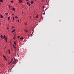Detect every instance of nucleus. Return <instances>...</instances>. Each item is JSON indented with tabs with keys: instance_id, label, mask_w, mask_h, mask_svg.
<instances>
[{
	"instance_id": "nucleus-1",
	"label": "nucleus",
	"mask_w": 74,
	"mask_h": 74,
	"mask_svg": "<svg viewBox=\"0 0 74 74\" xmlns=\"http://www.w3.org/2000/svg\"><path fill=\"white\" fill-rule=\"evenodd\" d=\"M5 38V40L6 42H7V36H5V35H4L3 36V39L4 40Z\"/></svg>"
},
{
	"instance_id": "nucleus-2",
	"label": "nucleus",
	"mask_w": 74,
	"mask_h": 74,
	"mask_svg": "<svg viewBox=\"0 0 74 74\" xmlns=\"http://www.w3.org/2000/svg\"><path fill=\"white\" fill-rule=\"evenodd\" d=\"M22 1H23V0H19L18 1L20 3H22Z\"/></svg>"
},
{
	"instance_id": "nucleus-3",
	"label": "nucleus",
	"mask_w": 74,
	"mask_h": 74,
	"mask_svg": "<svg viewBox=\"0 0 74 74\" xmlns=\"http://www.w3.org/2000/svg\"><path fill=\"white\" fill-rule=\"evenodd\" d=\"M12 10L13 11H14V12H15V8H13Z\"/></svg>"
},
{
	"instance_id": "nucleus-4",
	"label": "nucleus",
	"mask_w": 74,
	"mask_h": 74,
	"mask_svg": "<svg viewBox=\"0 0 74 74\" xmlns=\"http://www.w3.org/2000/svg\"><path fill=\"white\" fill-rule=\"evenodd\" d=\"M15 29L13 30H12V31L11 32L12 33L13 32H15Z\"/></svg>"
},
{
	"instance_id": "nucleus-5",
	"label": "nucleus",
	"mask_w": 74,
	"mask_h": 74,
	"mask_svg": "<svg viewBox=\"0 0 74 74\" xmlns=\"http://www.w3.org/2000/svg\"><path fill=\"white\" fill-rule=\"evenodd\" d=\"M14 44L15 45H16V42H14Z\"/></svg>"
},
{
	"instance_id": "nucleus-6",
	"label": "nucleus",
	"mask_w": 74,
	"mask_h": 74,
	"mask_svg": "<svg viewBox=\"0 0 74 74\" xmlns=\"http://www.w3.org/2000/svg\"><path fill=\"white\" fill-rule=\"evenodd\" d=\"M16 63V61L15 60H14L13 62V63L14 64H15Z\"/></svg>"
},
{
	"instance_id": "nucleus-7",
	"label": "nucleus",
	"mask_w": 74,
	"mask_h": 74,
	"mask_svg": "<svg viewBox=\"0 0 74 74\" xmlns=\"http://www.w3.org/2000/svg\"><path fill=\"white\" fill-rule=\"evenodd\" d=\"M14 48L15 49V50H16V49H18V48L16 47H14Z\"/></svg>"
},
{
	"instance_id": "nucleus-8",
	"label": "nucleus",
	"mask_w": 74,
	"mask_h": 74,
	"mask_svg": "<svg viewBox=\"0 0 74 74\" xmlns=\"http://www.w3.org/2000/svg\"><path fill=\"white\" fill-rule=\"evenodd\" d=\"M3 56L4 59H6V57H5V56H4V55H3Z\"/></svg>"
},
{
	"instance_id": "nucleus-9",
	"label": "nucleus",
	"mask_w": 74,
	"mask_h": 74,
	"mask_svg": "<svg viewBox=\"0 0 74 74\" xmlns=\"http://www.w3.org/2000/svg\"><path fill=\"white\" fill-rule=\"evenodd\" d=\"M1 38H3V35H1Z\"/></svg>"
},
{
	"instance_id": "nucleus-10",
	"label": "nucleus",
	"mask_w": 74,
	"mask_h": 74,
	"mask_svg": "<svg viewBox=\"0 0 74 74\" xmlns=\"http://www.w3.org/2000/svg\"><path fill=\"white\" fill-rule=\"evenodd\" d=\"M31 4H33V1H32L31 2Z\"/></svg>"
},
{
	"instance_id": "nucleus-11",
	"label": "nucleus",
	"mask_w": 74,
	"mask_h": 74,
	"mask_svg": "<svg viewBox=\"0 0 74 74\" xmlns=\"http://www.w3.org/2000/svg\"><path fill=\"white\" fill-rule=\"evenodd\" d=\"M41 19H42V20H43L44 18H43V17H41Z\"/></svg>"
},
{
	"instance_id": "nucleus-12",
	"label": "nucleus",
	"mask_w": 74,
	"mask_h": 74,
	"mask_svg": "<svg viewBox=\"0 0 74 74\" xmlns=\"http://www.w3.org/2000/svg\"><path fill=\"white\" fill-rule=\"evenodd\" d=\"M8 51H9V53L10 54V49H8Z\"/></svg>"
},
{
	"instance_id": "nucleus-13",
	"label": "nucleus",
	"mask_w": 74,
	"mask_h": 74,
	"mask_svg": "<svg viewBox=\"0 0 74 74\" xmlns=\"http://www.w3.org/2000/svg\"><path fill=\"white\" fill-rule=\"evenodd\" d=\"M0 2H3V0H0Z\"/></svg>"
},
{
	"instance_id": "nucleus-14",
	"label": "nucleus",
	"mask_w": 74,
	"mask_h": 74,
	"mask_svg": "<svg viewBox=\"0 0 74 74\" xmlns=\"http://www.w3.org/2000/svg\"><path fill=\"white\" fill-rule=\"evenodd\" d=\"M13 1H11V2H10V3H13Z\"/></svg>"
},
{
	"instance_id": "nucleus-15",
	"label": "nucleus",
	"mask_w": 74,
	"mask_h": 74,
	"mask_svg": "<svg viewBox=\"0 0 74 74\" xmlns=\"http://www.w3.org/2000/svg\"><path fill=\"white\" fill-rule=\"evenodd\" d=\"M38 15H37L36 17V18H38Z\"/></svg>"
},
{
	"instance_id": "nucleus-16",
	"label": "nucleus",
	"mask_w": 74,
	"mask_h": 74,
	"mask_svg": "<svg viewBox=\"0 0 74 74\" xmlns=\"http://www.w3.org/2000/svg\"><path fill=\"white\" fill-rule=\"evenodd\" d=\"M1 18H3V15H1Z\"/></svg>"
},
{
	"instance_id": "nucleus-17",
	"label": "nucleus",
	"mask_w": 74,
	"mask_h": 74,
	"mask_svg": "<svg viewBox=\"0 0 74 74\" xmlns=\"http://www.w3.org/2000/svg\"><path fill=\"white\" fill-rule=\"evenodd\" d=\"M23 37H21V38H20V39H23Z\"/></svg>"
},
{
	"instance_id": "nucleus-18",
	"label": "nucleus",
	"mask_w": 74,
	"mask_h": 74,
	"mask_svg": "<svg viewBox=\"0 0 74 74\" xmlns=\"http://www.w3.org/2000/svg\"><path fill=\"white\" fill-rule=\"evenodd\" d=\"M25 32H27H27H28L27 31V30H25Z\"/></svg>"
},
{
	"instance_id": "nucleus-19",
	"label": "nucleus",
	"mask_w": 74,
	"mask_h": 74,
	"mask_svg": "<svg viewBox=\"0 0 74 74\" xmlns=\"http://www.w3.org/2000/svg\"><path fill=\"white\" fill-rule=\"evenodd\" d=\"M31 5L30 4V3H29L28 4V5L30 6V5Z\"/></svg>"
},
{
	"instance_id": "nucleus-20",
	"label": "nucleus",
	"mask_w": 74,
	"mask_h": 74,
	"mask_svg": "<svg viewBox=\"0 0 74 74\" xmlns=\"http://www.w3.org/2000/svg\"><path fill=\"white\" fill-rule=\"evenodd\" d=\"M8 13H5V15H8Z\"/></svg>"
},
{
	"instance_id": "nucleus-21",
	"label": "nucleus",
	"mask_w": 74,
	"mask_h": 74,
	"mask_svg": "<svg viewBox=\"0 0 74 74\" xmlns=\"http://www.w3.org/2000/svg\"><path fill=\"white\" fill-rule=\"evenodd\" d=\"M10 19V17H8V20H9Z\"/></svg>"
},
{
	"instance_id": "nucleus-22",
	"label": "nucleus",
	"mask_w": 74,
	"mask_h": 74,
	"mask_svg": "<svg viewBox=\"0 0 74 74\" xmlns=\"http://www.w3.org/2000/svg\"><path fill=\"white\" fill-rule=\"evenodd\" d=\"M8 7L9 8H10V7H11V6L10 5H9Z\"/></svg>"
},
{
	"instance_id": "nucleus-23",
	"label": "nucleus",
	"mask_w": 74,
	"mask_h": 74,
	"mask_svg": "<svg viewBox=\"0 0 74 74\" xmlns=\"http://www.w3.org/2000/svg\"><path fill=\"white\" fill-rule=\"evenodd\" d=\"M18 17H17V16H15V18H18Z\"/></svg>"
},
{
	"instance_id": "nucleus-24",
	"label": "nucleus",
	"mask_w": 74,
	"mask_h": 74,
	"mask_svg": "<svg viewBox=\"0 0 74 74\" xmlns=\"http://www.w3.org/2000/svg\"><path fill=\"white\" fill-rule=\"evenodd\" d=\"M29 2H27V5H28V4H29Z\"/></svg>"
},
{
	"instance_id": "nucleus-25",
	"label": "nucleus",
	"mask_w": 74,
	"mask_h": 74,
	"mask_svg": "<svg viewBox=\"0 0 74 74\" xmlns=\"http://www.w3.org/2000/svg\"><path fill=\"white\" fill-rule=\"evenodd\" d=\"M20 37V36H18L17 38H19Z\"/></svg>"
},
{
	"instance_id": "nucleus-26",
	"label": "nucleus",
	"mask_w": 74,
	"mask_h": 74,
	"mask_svg": "<svg viewBox=\"0 0 74 74\" xmlns=\"http://www.w3.org/2000/svg\"><path fill=\"white\" fill-rule=\"evenodd\" d=\"M6 29H7L8 30V29H9V28H8V27H7V28H6Z\"/></svg>"
},
{
	"instance_id": "nucleus-27",
	"label": "nucleus",
	"mask_w": 74,
	"mask_h": 74,
	"mask_svg": "<svg viewBox=\"0 0 74 74\" xmlns=\"http://www.w3.org/2000/svg\"><path fill=\"white\" fill-rule=\"evenodd\" d=\"M16 36V34H15L14 36V37H15Z\"/></svg>"
},
{
	"instance_id": "nucleus-28",
	"label": "nucleus",
	"mask_w": 74,
	"mask_h": 74,
	"mask_svg": "<svg viewBox=\"0 0 74 74\" xmlns=\"http://www.w3.org/2000/svg\"><path fill=\"white\" fill-rule=\"evenodd\" d=\"M13 39H14V40H15V37H14V38H13Z\"/></svg>"
},
{
	"instance_id": "nucleus-29",
	"label": "nucleus",
	"mask_w": 74,
	"mask_h": 74,
	"mask_svg": "<svg viewBox=\"0 0 74 74\" xmlns=\"http://www.w3.org/2000/svg\"><path fill=\"white\" fill-rule=\"evenodd\" d=\"M13 21H14V17H13Z\"/></svg>"
},
{
	"instance_id": "nucleus-30",
	"label": "nucleus",
	"mask_w": 74,
	"mask_h": 74,
	"mask_svg": "<svg viewBox=\"0 0 74 74\" xmlns=\"http://www.w3.org/2000/svg\"><path fill=\"white\" fill-rule=\"evenodd\" d=\"M13 47H15V45H13Z\"/></svg>"
},
{
	"instance_id": "nucleus-31",
	"label": "nucleus",
	"mask_w": 74,
	"mask_h": 74,
	"mask_svg": "<svg viewBox=\"0 0 74 74\" xmlns=\"http://www.w3.org/2000/svg\"><path fill=\"white\" fill-rule=\"evenodd\" d=\"M13 59H12V60H12V61H11V62H12V60H13Z\"/></svg>"
},
{
	"instance_id": "nucleus-32",
	"label": "nucleus",
	"mask_w": 74,
	"mask_h": 74,
	"mask_svg": "<svg viewBox=\"0 0 74 74\" xmlns=\"http://www.w3.org/2000/svg\"><path fill=\"white\" fill-rule=\"evenodd\" d=\"M45 8V7L43 6V9H44V8Z\"/></svg>"
},
{
	"instance_id": "nucleus-33",
	"label": "nucleus",
	"mask_w": 74,
	"mask_h": 74,
	"mask_svg": "<svg viewBox=\"0 0 74 74\" xmlns=\"http://www.w3.org/2000/svg\"><path fill=\"white\" fill-rule=\"evenodd\" d=\"M45 12L43 14V15H45Z\"/></svg>"
},
{
	"instance_id": "nucleus-34",
	"label": "nucleus",
	"mask_w": 74,
	"mask_h": 74,
	"mask_svg": "<svg viewBox=\"0 0 74 74\" xmlns=\"http://www.w3.org/2000/svg\"><path fill=\"white\" fill-rule=\"evenodd\" d=\"M25 25H27V23H25Z\"/></svg>"
},
{
	"instance_id": "nucleus-35",
	"label": "nucleus",
	"mask_w": 74,
	"mask_h": 74,
	"mask_svg": "<svg viewBox=\"0 0 74 74\" xmlns=\"http://www.w3.org/2000/svg\"><path fill=\"white\" fill-rule=\"evenodd\" d=\"M17 22H19V20H18L17 21Z\"/></svg>"
},
{
	"instance_id": "nucleus-36",
	"label": "nucleus",
	"mask_w": 74,
	"mask_h": 74,
	"mask_svg": "<svg viewBox=\"0 0 74 74\" xmlns=\"http://www.w3.org/2000/svg\"><path fill=\"white\" fill-rule=\"evenodd\" d=\"M11 62H10V63H9V64H11Z\"/></svg>"
},
{
	"instance_id": "nucleus-37",
	"label": "nucleus",
	"mask_w": 74,
	"mask_h": 74,
	"mask_svg": "<svg viewBox=\"0 0 74 74\" xmlns=\"http://www.w3.org/2000/svg\"><path fill=\"white\" fill-rule=\"evenodd\" d=\"M32 34H31V37H32Z\"/></svg>"
},
{
	"instance_id": "nucleus-38",
	"label": "nucleus",
	"mask_w": 74,
	"mask_h": 74,
	"mask_svg": "<svg viewBox=\"0 0 74 74\" xmlns=\"http://www.w3.org/2000/svg\"><path fill=\"white\" fill-rule=\"evenodd\" d=\"M12 27L13 28H14V26H12Z\"/></svg>"
},
{
	"instance_id": "nucleus-39",
	"label": "nucleus",
	"mask_w": 74,
	"mask_h": 74,
	"mask_svg": "<svg viewBox=\"0 0 74 74\" xmlns=\"http://www.w3.org/2000/svg\"><path fill=\"white\" fill-rule=\"evenodd\" d=\"M22 14H23V12H22Z\"/></svg>"
},
{
	"instance_id": "nucleus-40",
	"label": "nucleus",
	"mask_w": 74,
	"mask_h": 74,
	"mask_svg": "<svg viewBox=\"0 0 74 74\" xmlns=\"http://www.w3.org/2000/svg\"><path fill=\"white\" fill-rule=\"evenodd\" d=\"M29 0H26V1H29Z\"/></svg>"
},
{
	"instance_id": "nucleus-41",
	"label": "nucleus",
	"mask_w": 74,
	"mask_h": 74,
	"mask_svg": "<svg viewBox=\"0 0 74 74\" xmlns=\"http://www.w3.org/2000/svg\"><path fill=\"white\" fill-rule=\"evenodd\" d=\"M12 15H14V14H12Z\"/></svg>"
},
{
	"instance_id": "nucleus-42",
	"label": "nucleus",
	"mask_w": 74,
	"mask_h": 74,
	"mask_svg": "<svg viewBox=\"0 0 74 74\" xmlns=\"http://www.w3.org/2000/svg\"><path fill=\"white\" fill-rule=\"evenodd\" d=\"M7 60V59H5V60Z\"/></svg>"
},
{
	"instance_id": "nucleus-43",
	"label": "nucleus",
	"mask_w": 74,
	"mask_h": 74,
	"mask_svg": "<svg viewBox=\"0 0 74 74\" xmlns=\"http://www.w3.org/2000/svg\"><path fill=\"white\" fill-rule=\"evenodd\" d=\"M12 22H14V20H13V21H12Z\"/></svg>"
},
{
	"instance_id": "nucleus-44",
	"label": "nucleus",
	"mask_w": 74,
	"mask_h": 74,
	"mask_svg": "<svg viewBox=\"0 0 74 74\" xmlns=\"http://www.w3.org/2000/svg\"><path fill=\"white\" fill-rule=\"evenodd\" d=\"M42 1H44V0H41Z\"/></svg>"
},
{
	"instance_id": "nucleus-45",
	"label": "nucleus",
	"mask_w": 74,
	"mask_h": 74,
	"mask_svg": "<svg viewBox=\"0 0 74 74\" xmlns=\"http://www.w3.org/2000/svg\"><path fill=\"white\" fill-rule=\"evenodd\" d=\"M0 25H1V23H0Z\"/></svg>"
},
{
	"instance_id": "nucleus-46",
	"label": "nucleus",
	"mask_w": 74,
	"mask_h": 74,
	"mask_svg": "<svg viewBox=\"0 0 74 74\" xmlns=\"http://www.w3.org/2000/svg\"><path fill=\"white\" fill-rule=\"evenodd\" d=\"M46 2L47 3V1H46Z\"/></svg>"
},
{
	"instance_id": "nucleus-47",
	"label": "nucleus",
	"mask_w": 74,
	"mask_h": 74,
	"mask_svg": "<svg viewBox=\"0 0 74 74\" xmlns=\"http://www.w3.org/2000/svg\"><path fill=\"white\" fill-rule=\"evenodd\" d=\"M35 1H37V0H35Z\"/></svg>"
},
{
	"instance_id": "nucleus-48",
	"label": "nucleus",
	"mask_w": 74,
	"mask_h": 74,
	"mask_svg": "<svg viewBox=\"0 0 74 74\" xmlns=\"http://www.w3.org/2000/svg\"><path fill=\"white\" fill-rule=\"evenodd\" d=\"M30 18H31V17H30Z\"/></svg>"
},
{
	"instance_id": "nucleus-49",
	"label": "nucleus",
	"mask_w": 74,
	"mask_h": 74,
	"mask_svg": "<svg viewBox=\"0 0 74 74\" xmlns=\"http://www.w3.org/2000/svg\"><path fill=\"white\" fill-rule=\"evenodd\" d=\"M0 5H1V3H0Z\"/></svg>"
},
{
	"instance_id": "nucleus-50",
	"label": "nucleus",
	"mask_w": 74,
	"mask_h": 74,
	"mask_svg": "<svg viewBox=\"0 0 74 74\" xmlns=\"http://www.w3.org/2000/svg\"><path fill=\"white\" fill-rule=\"evenodd\" d=\"M39 9H40V8H39Z\"/></svg>"
},
{
	"instance_id": "nucleus-51",
	"label": "nucleus",
	"mask_w": 74,
	"mask_h": 74,
	"mask_svg": "<svg viewBox=\"0 0 74 74\" xmlns=\"http://www.w3.org/2000/svg\"><path fill=\"white\" fill-rule=\"evenodd\" d=\"M5 48H6V47H5Z\"/></svg>"
}]
</instances>
